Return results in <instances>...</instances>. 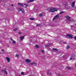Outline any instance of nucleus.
<instances>
[{
    "label": "nucleus",
    "instance_id": "nucleus-1",
    "mask_svg": "<svg viewBox=\"0 0 76 76\" xmlns=\"http://www.w3.org/2000/svg\"><path fill=\"white\" fill-rule=\"evenodd\" d=\"M57 11V9L55 8H50L49 10V12L52 13H54V12H56Z\"/></svg>",
    "mask_w": 76,
    "mask_h": 76
},
{
    "label": "nucleus",
    "instance_id": "nucleus-2",
    "mask_svg": "<svg viewBox=\"0 0 76 76\" xmlns=\"http://www.w3.org/2000/svg\"><path fill=\"white\" fill-rule=\"evenodd\" d=\"M66 37H69V38H71V39L73 38V35L71 34H68L66 35Z\"/></svg>",
    "mask_w": 76,
    "mask_h": 76
},
{
    "label": "nucleus",
    "instance_id": "nucleus-3",
    "mask_svg": "<svg viewBox=\"0 0 76 76\" xmlns=\"http://www.w3.org/2000/svg\"><path fill=\"white\" fill-rule=\"evenodd\" d=\"M75 54H73L70 58V60H75Z\"/></svg>",
    "mask_w": 76,
    "mask_h": 76
},
{
    "label": "nucleus",
    "instance_id": "nucleus-4",
    "mask_svg": "<svg viewBox=\"0 0 76 76\" xmlns=\"http://www.w3.org/2000/svg\"><path fill=\"white\" fill-rule=\"evenodd\" d=\"M66 19H67L68 20H70L71 22H73V20H70V17H69V16H66Z\"/></svg>",
    "mask_w": 76,
    "mask_h": 76
},
{
    "label": "nucleus",
    "instance_id": "nucleus-5",
    "mask_svg": "<svg viewBox=\"0 0 76 76\" xmlns=\"http://www.w3.org/2000/svg\"><path fill=\"white\" fill-rule=\"evenodd\" d=\"M59 17V15H57L55 16V17L53 18V20H54L56 19H57Z\"/></svg>",
    "mask_w": 76,
    "mask_h": 76
},
{
    "label": "nucleus",
    "instance_id": "nucleus-6",
    "mask_svg": "<svg viewBox=\"0 0 76 76\" xmlns=\"http://www.w3.org/2000/svg\"><path fill=\"white\" fill-rule=\"evenodd\" d=\"M75 1H74L73 2H72V4L71 5V6H72V7H73V8L75 7Z\"/></svg>",
    "mask_w": 76,
    "mask_h": 76
},
{
    "label": "nucleus",
    "instance_id": "nucleus-7",
    "mask_svg": "<svg viewBox=\"0 0 76 76\" xmlns=\"http://www.w3.org/2000/svg\"><path fill=\"white\" fill-rule=\"evenodd\" d=\"M26 62H27V63H29L31 61V60L29 59H27L26 60Z\"/></svg>",
    "mask_w": 76,
    "mask_h": 76
},
{
    "label": "nucleus",
    "instance_id": "nucleus-8",
    "mask_svg": "<svg viewBox=\"0 0 76 76\" xmlns=\"http://www.w3.org/2000/svg\"><path fill=\"white\" fill-rule=\"evenodd\" d=\"M6 59H7V61L8 63L10 62V58H9L6 57Z\"/></svg>",
    "mask_w": 76,
    "mask_h": 76
},
{
    "label": "nucleus",
    "instance_id": "nucleus-9",
    "mask_svg": "<svg viewBox=\"0 0 76 76\" xmlns=\"http://www.w3.org/2000/svg\"><path fill=\"white\" fill-rule=\"evenodd\" d=\"M24 37H25V36H21L20 37V41H22V40L23 39V38H24Z\"/></svg>",
    "mask_w": 76,
    "mask_h": 76
},
{
    "label": "nucleus",
    "instance_id": "nucleus-10",
    "mask_svg": "<svg viewBox=\"0 0 76 76\" xmlns=\"http://www.w3.org/2000/svg\"><path fill=\"white\" fill-rule=\"evenodd\" d=\"M18 5H20V6H22L23 7H24L23 5L22 4H21L20 3H18Z\"/></svg>",
    "mask_w": 76,
    "mask_h": 76
},
{
    "label": "nucleus",
    "instance_id": "nucleus-11",
    "mask_svg": "<svg viewBox=\"0 0 76 76\" xmlns=\"http://www.w3.org/2000/svg\"><path fill=\"white\" fill-rule=\"evenodd\" d=\"M2 72H4L6 75H7V72L5 70L2 71Z\"/></svg>",
    "mask_w": 76,
    "mask_h": 76
},
{
    "label": "nucleus",
    "instance_id": "nucleus-12",
    "mask_svg": "<svg viewBox=\"0 0 76 76\" xmlns=\"http://www.w3.org/2000/svg\"><path fill=\"white\" fill-rule=\"evenodd\" d=\"M69 48H70V46L69 45H67L66 47V49L68 50V49H69Z\"/></svg>",
    "mask_w": 76,
    "mask_h": 76
},
{
    "label": "nucleus",
    "instance_id": "nucleus-13",
    "mask_svg": "<svg viewBox=\"0 0 76 76\" xmlns=\"http://www.w3.org/2000/svg\"><path fill=\"white\" fill-rule=\"evenodd\" d=\"M31 65H34V64H36V65H37V63H36L34 62H32L31 63Z\"/></svg>",
    "mask_w": 76,
    "mask_h": 76
},
{
    "label": "nucleus",
    "instance_id": "nucleus-14",
    "mask_svg": "<svg viewBox=\"0 0 76 76\" xmlns=\"http://www.w3.org/2000/svg\"><path fill=\"white\" fill-rule=\"evenodd\" d=\"M52 49L53 50V51H58V50L56 48H53Z\"/></svg>",
    "mask_w": 76,
    "mask_h": 76
},
{
    "label": "nucleus",
    "instance_id": "nucleus-15",
    "mask_svg": "<svg viewBox=\"0 0 76 76\" xmlns=\"http://www.w3.org/2000/svg\"><path fill=\"white\" fill-rule=\"evenodd\" d=\"M45 47H46L48 48V47H49V46H50V45L49 44L48 45H45Z\"/></svg>",
    "mask_w": 76,
    "mask_h": 76
},
{
    "label": "nucleus",
    "instance_id": "nucleus-16",
    "mask_svg": "<svg viewBox=\"0 0 76 76\" xmlns=\"http://www.w3.org/2000/svg\"><path fill=\"white\" fill-rule=\"evenodd\" d=\"M35 47H36V48H39V47L38 45H35Z\"/></svg>",
    "mask_w": 76,
    "mask_h": 76
},
{
    "label": "nucleus",
    "instance_id": "nucleus-17",
    "mask_svg": "<svg viewBox=\"0 0 76 76\" xmlns=\"http://www.w3.org/2000/svg\"><path fill=\"white\" fill-rule=\"evenodd\" d=\"M42 14L41 13L40 14H39V16H40V17H41L42 16Z\"/></svg>",
    "mask_w": 76,
    "mask_h": 76
},
{
    "label": "nucleus",
    "instance_id": "nucleus-18",
    "mask_svg": "<svg viewBox=\"0 0 76 76\" xmlns=\"http://www.w3.org/2000/svg\"><path fill=\"white\" fill-rule=\"evenodd\" d=\"M66 68H67V69H68L69 70H71V68L70 67H69L68 66V67H66Z\"/></svg>",
    "mask_w": 76,
    "mask_h": 76
},
{
    "label": "nucleus",
    "instance_id": "nucleus-19",
    "mask_svg": "<svg viewBox=\"0 0 76 76\" xmlns=\"http://www.w3.org/2000/svg\"><path fill=\"white\" fill-rule=\"evenodd\" d=\"M34 19H35L34 18H30V20H34Z\"/></svg>",
    "mask_w": 76,
    "mask_h": 76
},
{
    "label": "nucleus",
    "instance_id": "nucleus-20",
    "mask_svg": "<svg viewBox=\"0 0 76 76\" xmlns=\"http://www.w3.org/2000/svg\"><path fill=\"white\" fill-rule=\"evenodd\" d=\"M49 72H50V70H48L47 71V74L49 75Z\"/></svg>",
    "mask_w": 76,
    "mask_h": 76
},
{
    "label": "nucleus",
    "instance_id": "nucleus-21",
    "mask_svg": "<svg viewBox=\"0 0 76 76\" xmlns=\"http://www.w3.org/2000/svg\"><path fill=\"white\" fill-rule=\"evenodd\" d=\"M15 56L16 57H19V54H16Z\"/></svg>",
    "mask_w": 76,
    "mask_h": 76
},
{
    "label": "nucleus",
    "instance_id": "nucleus-22",
    "mask_svg": "<svg viewBox=\"0 0 76 76\" xmlns=\"http://www.w3.org/2000/svg\"><path fill=\"white\" fill-rule=\"evenodd\" d=\"M21 12L22 13H25V11L23 10H21Z\"/></svg>",
    "mask_w": 76,
    "mask_h": 76
},
{
    "label": "nucleus",
    "instance_id": "nucleus-23",
    "mask_svg": "<svg viewBox=\"0 0 76 76\" xmlns=\"http://www.w3.org/2000/svg\"><path fill=\"white\" fill-rule=\"evenodd\" d=\"M64 13V12H61L59 13V14H62L63 13Z\"/></svg>",
    "mask_w": 76,
    "mask_h": 76
},
{
    "label": "nucleus",
    "instance_id": "nucleus-24",
    "mask_svg": "<svg viewBox=\"0 0 76 76\" xmlns=\"http://www.w3.org/2000/svg\"><path fill=\"white\" fill-rule=\"evenodd\" d=\"M17 28H15V29H13V30L14 31H17Z\"/></svg>",
    "mask_w": 76,
    "mask_h": 76
},
{
    "label": "nucleus",
    "instance_id": "nucleus-25",
    "mask_svg": "<svg viewBox=\"0 0 76 76\" xmlns=\"http://www.w3.org/2000/svg\"><path fill=\"white\" fill-rule=\"evenodd\" d=\"M23 5H25V6H28V5L26 4H23Z\"/></svg>",
    "mask_w": 76,
    "mask_h": 76
},
{
    "label": "nucleus",
    "instance_id": "nucleus-26",
    "mask_svg": "<svg viewBox=\"0 0 76 76\" xmlns=\"http://www.w3.org/2000/svg\"><path fill=\"white\" fill-rule=\"evenodd\" d=\"M12 42L13 44H15L16 43V42L15 41H12Z\"/></svg>",
    "mask_w": 76,
    "mask_h": 76
},
{
    "label": "nucleus",
    "instance_id": "nucleus-27",
    "mask_svg": "<svg viewBox=\"0 0 76 76\" xmlns=\"http://www.w3.org/2000/svg\"><path fill=\"white\" fill-rule=\"evenodd\" d=\"M19 10H20V11H22V9H21L20 8H19Z\"/></svg>",
    "mask_w": 76,
    "mask_h": 76
},
{
    "label": "nucleus",
    "instance_id": "nucleus-28",
    "mask_svg": "<svg viewBox=\"0 0 76 76\" xmlns=\"http://www.w3.org/2000/svg\"><path fill=\"white\" fill-rule=\"evenodd\" d=\"M42 51V53H44V51L43 50H41Z\"/></svg>",
    "mask_w": 76,
    "mask_h": 76
},
{
    "label": "nucleus",
    "instance_id": "nucleus-29",
    "mask_svg": "<svg viewBox=\"0 0 76 76\" xmlns=\"http://www.w3.org/2000/svg\"><path fill=\"white\" fill-rule=\"evenodd\" d=\"M30 2H33L34 1V0H30Z\"/></svg>",
    "mask_w": 76,
    "mask_h": 76
},
{
    "label": "nucleus",
    "instance_id": "nucleus-30",
    "mask_svg": "<svg viewBox=\"0 0 76 76\" xmlns=\"http://www.w3.org/2000/svg\"><path fill=\"white\" fill-rule=\"evenodd\" d=\"M39 25H40V24H37L36 25V26H39Z\"/></svg>",
    "mask_w": 76,
    "mask_h": 76
},
{
    "label": "nucleus",
    "instance_id": "nucleus-31",
    "mask_svg": "<svg viewBox=\"0 0 76 76\" xmlns=\"http://www.w3.org/2000/svg\"><path fill=\"white\" fill-rule=\"evenodd\" d=\"M21 75H24V72H22L21 73Z\"/></svg>",
    "mask_w": 76,
    "mask_h": 76
},
{
    "label": "nucleus",
    "instance_id": "nucleus-32",
    "mask_svg": "<svg viewBox=\"0 0 76 76\" xmlns=\"http://www.w3.org/2000/svg\"><path fill=\"white\" fill-rule=\"evenodd\" d=\"M18 34H21L22 32H19L18 33Z\"/></svg>",
    "mask_w": 76,
    "mask_h": 76
},
{
    "label": "nucleus",
    "instance_id": "nucleus-33",
    "mask_svg": "<svg viewBox=\"0 0 76 76\" xmlns=\"http://www.w3.org/2000/svg\"><path fill=\"white\" fill-rule=\"evenodd\" d=\"M74 39H75V40H76V36H75L74 37Z\"/></svg>",
    "mask_w": 76,
    "mask_h": 76
},
{
    "label": "nucleus",
    "instance_id": "nucleus-34",
    "mask_svg": "<svg viewBox=\"0 0 76 76\" xmlns=\"http://www.w3.org/2000/svg\"><path fill=\"white\" fill-rule=\"evenodd\" d=\"M64 44H67V43H66V42H64L63 43Z\"/></svg>",
    "mask_w": 76,
    "mask_h": 76
},
{
    "label": "nucleus",
    "instance_id": "nucleus-35",
    "mask_svg": "<svg viewBox=\"0 0 76 76\" xmlns=\"http://www.w3.org/2000/svg\"><path fill=\"white\" fill-rule=\"evenodd\" d=\"M52 73H50V76H51V75H52Z\"/></svg>",
    "mask_w": 76,
    "mask_h": 76
},
{
    "label": "nucleus",
    "instance_id": "nucleus-36",
    "mask_svg": "<svg viewBox=\"0 0 76 76\" xmlns=\"http://www.w3.org/2000/svg\"><path fill=\"white\" fill-rule=\"evenodd\" d=\"M30 2H31L30 1H28L27 2V3H29Z\"/></svg>",
    "mask_w": 76,
    "mask_h": 76
},
{
    "label": "nucleus",
    "instance_id": "nucleus-37",
    "mask_svg": "<svg viewBox=\"0 0 76 76\" xmlns=\"http://www.w3.org/2000/svg\"><path fill=\"white\" fill-rule=\"evenodd\" d=\"M2 51H3V52H4V50H3V49H2Z\"/></svg>",
    "mask_w": 76,
    "mask_h": 76
},
{
    "label": "nucleus",
    "instance_id": "nucleus-38",
    "mask_svg": "<svg viewBox=\"0 0 76 76\" xmlns=\"http://www.w3.org/2000/svg\"><path fill=\"white\" fill-rule=\"evenodd\" d=\"M11 41H13V39H12V38L11 39Z\"/></svg>",
    "mask_w": 76,
    "mask_h": 76
},
{
    "label": "nucleus",
    "instance_id": "nucleus-39",
    "mask_svg": "<svg viewBox=\"0 0 76 76\" xmlns=\"http://www.w3.org/2000/svg\"><path fill=\"white\" fill-rule=\"evenodd\" d=\"M14 6V5H13V4H11V6Z\"/></svg>",
    "mask_w": 76,
    "mask_h": 76
},
{
    "label": "nucleus",
    "instance_id": "nucleus-40",
    "mask_svg": "<svg viewBox=\"0 0 76 76\" xmlns=\"http://www.w3.org/2000/svg\"><path fill=\"white\" fill-rule=\"evenodd\" d=\"M72 27H74V26H72Z\"/></svg>",
    "mask_w": 76,
    "mask_h": 76
},
{
    "label": "nucleus",
    "instance_id": "nucleus-41",
    "mask_svg": "<svg viewBox=\"0 0 76 76\" xmlns=\"http://www.w3.org/2000/svg\"><path fill=\"white\" fill-rule=\"evenodd\" d=\"M26 7H25V8H26Z\"/></svg>",
    "mask_w": 76,
    "mask_h": 76
},
{
    "label": "nucleus",
    "instance_id": "nucleus-42",
    "mask_svg": "<svg viewBox=\"0 0 76 76\" xmlns=\"http://www.w3.org/2000/svg\"><path fill=\"white\" fill-rule=\"evenodd\" d=\"M0 54H1V52H0Z\"/></svg>",
    "mask_w": 76,
    "mask_h": 76
},
{
    "label": "nucleus",
    "instance_id": "nucleus-43",
    "mask_svg": "<svg viewBox=\"0 0 76 76\" xmlns=\"http://www.w3.org/2000/svg\"><path fill=\"white\" fill-rule=\"evenodd\" d=\"M37 10H38V9H37Z\"/></svg>",
    "mask_w": 76,
    "mask_h": 76
},
{
    "label": "nucleus",
    "instance_id": "nucleus-44",
    "mask_svg": "<svg viewBox=\"0 0 76 76\" xmlns=\"http://www.w3.org/2000/svg\"><path fill=\"white\" fill-rule=\"evenodd\" d=\"M75 31L76 32V31Z\"/></svg>",
    "mask_w": 76,
    "mask_h": 76
}]
</instances>
